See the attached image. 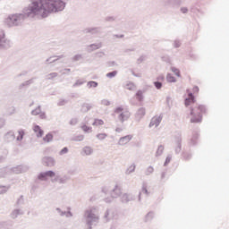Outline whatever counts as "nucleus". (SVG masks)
<instances>
[{
	"label": "nucleus",
	"instance_id": "nucleus-1",
	"mask_svg": "<svg viewBox=\"0 0 229 229\" xmlns=\"http://www.w3.org/2000/svg\"><path fill=\"white\" fill-rule=\"evenodd\" d=\"M65 8V4L60 0H33L24 11L25 17H41L44 19L49 13L60 12Z\"/></svg>",
	"mask_w": 229,
	"mask_h": 229
},
{
	"label": "nucleus",
	"instance_id": "nucleus-2",
	"mask_svg": "<svg viewBox=\"0 0 229 229\" xmlns=\"http://www.w3.org/2000/svg\"><path fill=\"white\" fill-rule=\"evenodd\" d=\"M207 110L203 106H198L191 110L190 119L191 123H201L202 115Z\"/></svg>",
	"mask_w": 229,
	"mask_h": 229
},
{
	"label": "nucleus",
	"instance_id": "nucleus-3",
	"mask_svg": "<svg viewBox=\"0 0 229 229\" xmlns=\"http://www.w3.org/2000/svg\"><path fill=\"white\" fill-rule=\"evenodd\" d=\"M115 114H119V119L120 121L124 122V121H128V119H130V112H128V110L123 109V107H117L114 110Z\"/></svg>",
	"mask_w": 229,
	"mask_h": 229
},
{
	"label": "nucleus",
	"instance_id": "nucleus-4",
	"mask_svg": "<svg viewBox=\"0 0 229 229\" xmlns=\"http://www.w3.org/2000/svg\"><path fill=\"white\" fill-rule=\"evenodd\" d=\"M21 17H22V15H21V14H13V15L9 16L6 19L7 26H16L17 22H19V21H21Z\"/></svg>",
	"mask_w": 229,
	"mask_h": 229
},
{
	"label": "nucleus",
	"instance_id": "nucleus-5",
	"mask_svg": "<svg viewBox=\"0 0 229 229\" xmlns=\"http://www.w3.org/2000/svg\"><path fill=\"white\" fill-rule=\"evenodd\" d=\"M162 115L154 116L150 121L149 127L151 128L152 126H159L160 123H162Z\"/></svg>",
	"mask_w": 229,
	"mask_h": 229
},
{
	"label": "nucleus",
	"instance_id": "nucleus-6",
	"mask_svg": "<svg viewBox=\"0 0 229 229\" xmlns=\"http://www.w3.org/2000/svg\"><path fill=\"white\" fill-rule=\"evenodd\" d=\"M195 102L196 100L194 99L192 93H189L188 98L184 100V105L185 106H191V105H193Z\"/></svg>",
	"mask_w": 229,
	"mask_h": 229
},
{
	"label": "nucleus",
	"instance_id": "nucleus-7",
	"mask_svg": "<svg viewBox=\"0 0 229 229\" xmlns=\"http://www.w3.org/2000/svg\"><path fill=\"white\" fill-rule=\"evenodd\" d=\"M47 176H49L50 178H53V176H55V172L48 171L47 173L41 174L38 175V179L39 180H46V178H47Z\"/></svg>",
	"mask_w": 229,
	"mask_h": 229
},
{
	"label": "nucleus",
	"instance_id": "nucleus-8",
	"mask_svg": "<svg viewBox=\"0 0 229 229\" xmlns=\"http://www.w3.org/2000/svg\"><path fill=\"white\" fill-rule=\"evenodd\" d=\"M131 140V136H130V135L124 136V137L120 139L119 144L123 146V144H128V142H130Z\"/></svg>",
	"mask_w": 229,
	"mask_h": 229
},
{
	"label": "nucleus",
	"instance_id": "nucleus-9",
	"mask_svg": "<svg viewBox=\"0 0 229 229\" xmlns=\"http://www.w3.org/2000/svg\"><path fill=\"white\" fill-rule=\"evenodd\" d=\"M33 131L37 134V137H42V135H44V131H42V129L38 125H35Z\"/></svg>",
	"mask_w": 229,
	"mask_h": 229
},
{
	"label": "nucleus",
	"instance_id": "nucleus-10",
	"mask_svg": "<svg viewBox=\"0 0 229 229\" xmlns=\"http://www.w3.org/2000/svg\"><path fill=\"white\" fill-rule=\"evenodd\" d=\"M93 126H103V124H105V122L101 119H95L93 122Z\"/></svg>",
	"mask_w": 229,
	"mask_h": 229
},
{
	"label": "nucleus",
	"instance_id": "nucleus-11",
	"mask_svg": "<svg viewBox=\"0 0 229 229\" xmlns=\"http://www.w3.org/2000/svg\"><path fill=\"white\" fill-rule=\"evenodd\" d=\"M83 152L85 153V155H92V148L85 147L83 148Z\"/></svg>",
	"mask_w": 229,
	"mask_h": 229
},
{
	"label": "nucleus",
	"instance_id": "nucleus-12",
	"mask_svg": "<svg viewBox=\"0 0 229 229\" xmlns=\"http://www.w3.org/2000/svg\"><path fill=\"white\" fill-rule=\"evenodd\" d=\"M166 80L169 81V83H174V81H176V79L171 74L166 76Z\"/></svg>",
	"mask_w": 229,
	"mask_h": 229
},
{
	"label": "nucleus",
	"instance_id": "nucleus-13",
	"mask_svg": "<svg viewBox=\"0 0 229 229\" xmlns=\"http://www.w3.org/2000/svg\"><path fill=\"white\" fill-rule=\"evenodd\" d=\"M43 140L45 142H51L53 140V134H47Z\"/></svg>",
	"mask_w": 229,
	"mask_h": 229
},
{
	"label": "nucleus",
	"instance_id": "nucleus-14",
	"mask_svg": "<svg viewBox=\"0 0 229 229\" xmlns=\"http://www.w3.org/2000/svg\"><path fill=\"white\" fill-rule=\"evenodd\" d=\"M154 171H155V169L152 166H148L145 173L147 175H149V174H153Z\"/></svg>",
	"mask_w": 229,
	"mask_h": 229
},
{
	"label": "nucleus",
	"instance_id": "nucleus-15",
	"mask_svg": "<svg viewBox=\"0 0 229 229\" xmlns=\"http://www.w3.org/2000/svg\"><path fill=\"white\" fill-rule=\"evenodd\" d=\"M81 130H83V131L89 132L92 131V127H89L88 125H82Z\"/></svg>",
	"mask_w": 229,
	"mask_h": 229
},
{
	"label": "nucleus",
	"instance_id": "nucleus-16",
	"mask_svg": "<svg viewBox=\"0 0 229 229\" xmlns=\"http://www.w3.org/2000/svg\"><path fill=\"white\" fill-rule=\"evenodd\" d=\"M136 98H137L138 101H142V91H138L136 93Z\"/></svg>",
	"mask_w": 229,
	"mask_h": 229
},
{
	"label": "nucleus",
	"instance_id": "nucleus-17",
	"mask_svg": "<svg viewBox=\"0 0 229 229\" xmlns=\"http://www.w3.org/2000/svg\"><path fill=\"white\" fill-rule=\"evenodd\" d=\"M19 136L17 137V140H22V137H24V131H19Z\"/></svg>",
	"mask_w": 229,
	"mask_h": 229
},
{
	"label": "nucleus",
	"instance_id": "nucleus-18",
	"mask_svg": "<svg viewBox=\"0 0 229 229\" xmlns=\"http://www.w3.org/2000/svg\"><path fill=\"white\" fill-rule=\"evenodd\" d=\"M40 108L38 107L32 111V115H40Z\"/></svg>",
	"mask_w": 229,
	"mask_h": 229
},
{
	"label": "nucleus",
	"instance_id": "nucleus-19",
	"mask_svg": "<svg viewBox=\"0 0 229 229\" xmlns=\"http://www.w3.org/2000/svg\"><path fill=\"white\" fill-rule=\"evenodd\" d=\"M139 115H145L146 114V109L140 108L138 111Z\"/></svg>",
	"mask_w": 229,
	"mask_h": 229
},
{
	"label": "nucleus",
	"instance_id": "nucleus-20",
	"mask_svg": "<svg viewBox=\"0 0 229 229\" xmlns=\"http://www.w3.org/2000/svg\"><path fill=\"white\" fill-rule=\"evenodd\" d=\"M172 71L174 72L175 76L180 77V70H178L176 68H172Z\"/></svg>",
	"mask_w": 229,
	"mask_h": 229
},
{
	"label": "nucleus",
	"instance_id": "nucleus-21",
	"mask_svg": "<svg viewBox=\"0 0 229 229\" xmlns=\"http://www.w3.org/2000/svg\"><path fill=\"white\" fill-rule=\"evenodd\" d=\"M117 74V72H112L106 74L107 78H114Z\"/></svg>",
	"mask_w": 229,
	"mask_h": 229
},
{
	"label": "nucleus",
	"instance_id": "nucleus-22",
	"mask_svg": "<svg viewBox=\"0 0 229 229\" xmlns=\"http://www.w3.org/2000/svg\"><path fill=\"white\" fill-rule=\"evenodd\" d=\"M89 87H98V82H96V81H89Z\"/></svg>",
	"mask_w": 229,
	"mask_h": 229
},
{
	"label": "nucleus",
	"instance_id": "nucleus-23",
	"mask_svg": "<svg viewBox=\"0 0 229 229\" xmlns=\"http://www.w3.org/2000/svg\"><path fill=\"white\" fill-rule=\"evenodd\" d=\"M4 39V32L0 31V42H3Z\"/></svg>",
	"mask_w": 229,
	"mask_h": 229
},
{
	"label": "nucleus",
	"instance_id": "nucleus-24",
	"mask_svg": "<svg viewBox=\"0 0 229 229\" xmlns=\"http://www.w3.org/2000/svg\"><path fill=\"white\" fill-rule=\"evenodd\" d=\"M156 89H162V84L160 82H155Z\"/></svg>",
	"mask_w": 229,
	"mask_h": 229
},
{
	"label": "nucleus",
	"instance_id": "nucleus-25",
	"mask_svg": "<svg viewBox=\"0 0 229 229\" xmlns=\"http://www.w3.org/2000/svg\"><path fill=\"white\" fill-rule=\"evenodd\" d=\"M198 92H199V88L198 87H193V94H198Z\"/></svg>",
	"mask_w": 229,
	"mask_h": 229
},
{
	"label": "nucleus",
	"instance_id": "nucleus-26",
	"mask_svg": "<svg viewBox=\"0 0 229 229\" xmlns=\"http://www.w3.org/2000/svg\"><path fill=\"white\" fill-rule=\"evenodd\" d=\"M127 89L128 90H133V89H135V86L133 84H129Z\"/></svg>",
	"mask_w": 229,
	"mask_h": 229
},
{
	"label": "nucleus",
	"instance_id": "nucleus-27",
	"mask_svg": "<svg viewBox=\"0 0 229 229\" xmlns=\"http://www.w3.org/2000/svg\"><path fill=\"white\" fill-rule=\"evenodd\" d=\"M164 151V146H159L157 148V153H162Z\"/></svg>",
	"mask_w": 229,
	"mask_h": 229
},
{
	"label": "nucleus",
	"instance_id": "nucleus-28",
	"mask_svg": "<svg viewBox=\"0 0 229 229\" xmlns=\"http://www.w3.org/2000/svg\"><path fill=\"white\" fill-rule=\"evenodd\" d=\"M67 151H69V149H67V148H64L61 150V155H64L65 153H67Z\"/></svg>",
	"mask_w": 229,
	"mask_h": 229
},
{
	"label": "nucleus",
	"instance_id": "nucleus-29",
	"mask_svg": "<svg viewBox=\"0 0 229 229\" xmlns=\"http://www.w3.org/2000/svg\"><path fill=\"white\" fill-rule=\"evenodd\" d=\"M39 117H40V119H46V114L40 113Z\"/></svg>",
	"mask_w": 229,
	"mask_h": 229
},
{
	"label": "nucleus",
	"instance_id": "nucleus-30",
	"mask_svg": "<svg viewBox=\"0 0 229 229\" xmlns=\"http://www.w3.org/2000/svg\"><path fill=\"white\" fill-rule=\"evenodd\" d=\"M105 137H106V134H98V139H105Z\"/></svg>",
	"mask_w": 229,
	"mask_h": 229
},
{
	"label": "nucleus",
	"instance_id": "nucleus-31",
	"mask_svg": "<svg viewBox=\"0 0 229 229\" xmlns=\"http://www.w3.org/2000/svg\"><path fill=\"white\" fill-rule=\"evenodd\" d=\"M169 162H171V157H166L165 165H167V164H169Z\"/></svg>",
	"mask_w": 229,
	"mask_h": 229
},
{
	"label": "nucleus",
	"instance_id": "nucleus-32",
	"mask_svg": "<svg viewBox=\"0 0 229 229\" xmlns=\"http://www.w3.org/2000/svg\"><path fill=\"white\" fill-rule=\"evenodd\" d=\"M143 191L145 192V194H148V189L144 188Z\"/></svg>",
	"mask_w": 229,
	"mask_h": 229
},
{
	"label": "nucleus",
	"instance_id": "nucleus-33",
	"mask_svg": "<svg viewBox=\"0 0 229 229\" xmlns=\"http://www.w3.org/2000/svg\"><path fill=\"white\" fill-rule=\"evenodd\" d=\"M182 10L183 13H187V9H182Z\"/></svg>",
	"mask_w": 229,
	"mask_h": 229
}]
</instances>
